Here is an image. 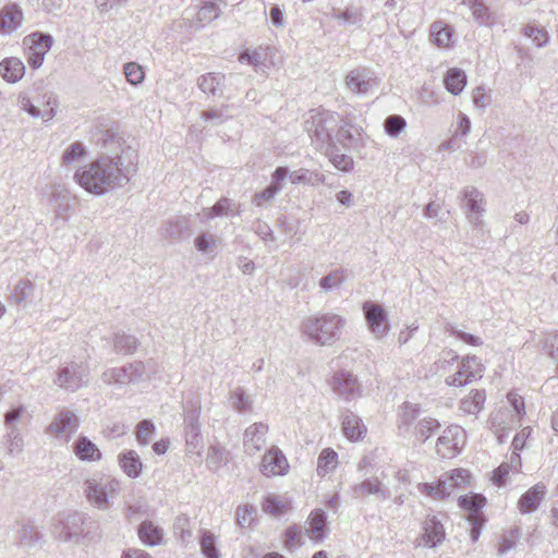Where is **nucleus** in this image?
Masks as SVG:
<instances>
[{"instance_id": "13d9d810", "label": "nucleus", "mask_w": 558, "mask_h": 558, "mask_svg": "<svg viewBox=\"0 0 558 558\" xmlns=\"http://www.w3.org/2000/svg\"><path fill=\"white\" fill-rule=\"evenodd\" d=\"M19 537L21 544L33 546L40 539V534L33 524L25 523L20 529Z\"/></svg>"}, {"instance_id": "a211bd4d", "label": "nucleus", "mask_w": 558, "mask_h": 558, "mask_svg": "<svg viewBox=\"0 0 558 558\" xmlns=\"http://www.w3.org/2000/svg\"><path fill=\"white\" fill-rule=\"evenodd\" d=\"M546 495V485L542 482L527 489L518 500V509L522 514L536 511Z\"/></svg>"}, {"instance_id": "412c9836", "label": "nucleus", "mask_w": 558, "mask_h": 558, "mask_svg": "<svg viewBox=\"0 0 558 558\" xmlns=\"http://www.w3.org/2000/svg\"><path fill=\"white\" fill-rule=\"evenodd\" d=\"M462 4L469 7L473 19L483 26H493L496 23V13L484 0H462Z\"/></svg>"}, {"instance_id": "aec40b11", "label": "nucleus", "mask_w": 558, "mask_h": 558, "mask_svg": "<svg viewBox=\"0 0 558 558\" xmlns=\"http://www.w3.org/2000/svg\"><path fill=\"white\" fill-rule=\"evenodd\" d=\"M368 495H376L381 499L388 497L387 489L377 477H371L352 486L351 496L355 499L363 498Z\"/></svg>"}, {"instance_id": "b1692460", "label": "nucleus", "mask_w": 558, "mask_h": 558, "mask_svg": "<svg viewBox=\"0 0 558 558\" xmlns=\"http://www.w3.org/2000/svg\"><path fill=\"white\" fill-rule=\"evenodd\" d=\"M423 538L428 547H436L445 538V529L436 517L427 518L424 522Z\"/></svg>"}, {"instance_id": "473e14b6", "label": "nucleus", "mask_w": 558, "mask_h": 558, "mask_svg": "<svg viewBox=\"0 0 558 558\" xmlns=\"http://www.w3.org/2000/svg\"><path fill=\"white\" fill-rule=\"evenodd\" d=\"M23 44L25 46V50H31L46 56L51 48L52 37L49 34L34 33L25 37Z\"/></svg>"}, {"instance_id": "f8f14e48", "label": "nucleus", "mask_w": 558, "mask_h": 558, "mask_svg": "<svg viewBox=\"0 0 558 558\" xmlns=\"http://www.w3.org/2000/svg\"><path fill=\"white\" fill-rule=\"evenodd\" d=\"M378 84L377 76L368 68H356L351 70L345 76L347 87L354 94L366 95Z\"/></svg>"}, {"instance_id": "4be33fe9", "label": "nucleus", "mask_w": 558, "mask_h": 558, "mask_svg": "<svg viewBox=\"0 0 558 558\" xmlns=\"http://www.w3.org/2000/svg\"><path fill=\"white\" fill-rule=\"evenodd\" d=\"M366 426L362 420L352 411H347L342 417V432L351 441L362 439L366 434Z\"/></svg>"}, {"instance_id": "1a4fd4ad", "label": "nucleus", "mask_w": 558, "mask_h": 558, "mask_svg": "<svg viewBox=\"0 0 558 558\" xmlns=\"http://www.w3.org/2000/svg\"><path fill=\"white\" fill-rule=\"evenodd\" d=\"M465 432L459 425H451L444 429L436 442L437 454L444 459L458 456L465 442Z\"/></svg>"}, {"instance_id": "72a5a7b5", "label": "nucleus", "mask_w": 558, "mask_h": 558, "mask_svg": "<svg viewBox=\"0 0 558 558\" xmlns=\"http://www.w3.org/2000/svg\"><path fill=\"white\" fill-rule=\"evenodd\" d=\"M223 80L225 76L220 73H207L198 77L197 85L206 94L221 96Z\"/></svg>"}, {"instance_id": "774afa93", "label": "nucleus", "mask_w": 558, "mask_h": 558, "mask_svg": "<svg viewBox=\"0 0 558 558\" xmlns=\"http://www.w3.org/2000/svg\"><path fill=\"white\" fill-rule=\"evenodd\" d=\"M473 105L481 112H484L485 109L490 104V96L485 92V88L482 86L476 87L473 90Z\"/></svg>"}, {"instance_id": "49530a36", "label": "nucleus", "mask_w": 558, "mask_h": 558, "mask_svg": "<svg viewBox=\"0 0 558 558\" xmlns=\"http://www.w3.org/2000/svg\"><path fill=\"white\" fill-rule=\"evenodd\" d=\"M439 428L440 423L436 418L424 417L415 426V436L422 441H426Z\"/></svg>"}, {"instance_id": "f3484780", "label": "nucleus", "mask_w": 558, "mask_h": 558, "mask_svg": "<svg viewBox=\"0 0 558 558\" xmlns=\"http://www.w3.org/2000/svg\"><path fill=\"white\" fill-rule=\"evenodd\" d=\"M78 428V418L72 411H62L54 416L48 432L68 440Z\"/></svg>"}, {"instance_id": "a19ab883", "label": "nucleus", "mask_w": 558, "mask_h": 558, "mask_svg": "<svg viewBox=\"0 0 558 558\" xmlns=\"http://www.w3.org/2000/svg\"><path fill=\"white\" fill-rule=\"evenodd\" d=\"M347 279L344 269L337 268L331 270L328 275L324 276L319 280V287L324 292H329L335 289H339Z\"/></svg>"}, {"instance_id": "6e6552de", "label": "nucleus", "mask_w": 558, "mask_h": 558, "mask_svg": "<svg viewBox=\"0 0 558 558\" xmlns=\"http://www.w3.org/2000/svg\"><path fill=\"white\" fill-rule=\"evenodd\" d=\"M486 504V498L481 494H470L460 496L458 505L469 512L468 520L471 524V539L476 542L481 535L482 527L486 522V518L482 512V508Z\"/></svg>"}, {"instance_id": "0e129e2a", "label": "nucleus", "mask_w": 558, "mask_h": 558, "mask_svg": "<svg viewBox=\"0 0 558 558\" xmlns=\"http://www.w3.org/2000/svg\"><path fill=\"white\" fill-rule=\"evenodd\" d=\"M507 400L510 403L512 410L514 411V420L518 422L525 414V404L524 399L520 395L510 391L507 395Z\"/></svg>"}, {"instance_id": "e433bc0d", "label": "nucleus", "mask_w": 558, "mask_h": 558, "mask_svg": "<svg viewBox=\"0 0 558 558\" xmlns=\"http://www.w3.org/2000/svg\"><path fill=\"white\" fill-rule=\"evenodd\" d=\"M86 154L85 146L81 142H74L64 149L61 156V163L66 168L74 167Z\"/></svg>"}, {"instance_id": "6ab92c4d", "label": "nucleus", "mask_w": 558, "mask_h": 558, "mask_svg": "<svg viewBox=\"0 0 558 558\" xmlns=\"http://www.w3.org/2000/svg\"><path fill=\"white\" fill-rule=\"evenodd\" d=\"M74 196L61 185H53L50 193V203L54 207L56 215L61 219H68L72 209Z\"/></svg>"}, {"instance_id": "4468645a", "label": "nucleus", "mask_w": 558, "mask_h": 558, "mask_svg": "<svg viewBox=\"0 0 558 558\" xmlns=\"http://www.w3.org/2000/svg\"><path fill=\"white\" fill-rule=\"evenodd\" d=\"M462 197L465 201L469 221L474 226H482V214L485 211V199L483 193L474 186H466L462 191Z\"/></svg>"}, {"instance_id": "79ce46f5", "label": "nucleus", "mask_w": 558, "mask_h": 558, "mask_svg": "<svg viewBox=\"0 0 558 558\" xmlns=\"http://www.w3.org/2000/svg\"><path fill=\"white\" fill-rule=\"evenodd\" d=\"M138 345L137 339L133 335L117 332L113 339V347L117 353L133 354Z\"/></svg>"}, {"instance_id": "4d7b16f0", "label": "nucleus", "mask_w": 558, "mask_h": 558, "mask_svg": "<svg viewBox=\"0 0 558 558\" xmlns=\"http://www.w3.org/2000/svg\"><path fill=\"white\" fill-rule=\"evenodd\" d=\"M520 536L519 527L511 529L507 534H504L500 538V543L497 549L498 556L506 555L509 550L513 549L517 544V539Z\"/></svg>"}, {"instance_id": "c85d7f7f", "label": "nucleus", "mask_w": 558, "mask_h": 558, "mask_svg": "<svg viewBox=\"0 0 558 558\" xmlns=\"http://www.w3.org/2000/svg\"><path fill=\"white\" fill-rule=\"evenodd\" d=\"M308 527L306 533L310 538L315 541H322L325 535L327 526V515L322 509H316L311 512L307 519Z\"/></svg>"}, {"instance_id": "bf43d9fd", "label": "nucleus", "mask_w": 558, "mask_h": 558, "mask_svg": "<svg viewBox=\"0 0 558 558\" xmlns=\"http://www.w3.org/2000/svg\"><path fill=\"white\" fill-rule=\"evenodd\" d=\"M236 522L241 527L250 526L256 515V508L252 505L240 506L236 509Z\"/></svg>"}, {"instance_id": "9b49d317", "label": "nucleus", "mask_w": 558, "mask_h": 558, "mask_svg": "<svg viewBox=\"0 0 558 558\" xmlns=\"http://www.w3.org/2000/svg\"><path fill=\"white\" fill-rule=\"evenodd\" d=\"M331 387L337 396L345 401L359 398L362 393L357 378L350 372H336L331 378Z\"/></svg>"}, {"instance_id": "7ed1b4c3", "label": "nucleus", "mask_w": 558, "mask_h": 558, "mask_svg": "<svg viewBox=\"0 0 558 558\" xmlns=\"http://www.w3.org/2000/svg\"><path fill=\"white\" fill-rule=\"evenodd\" d=\"M339 123V116L328 110H311L304 122L305 131L318 148L333 143L332 133Z\"/></svg>"}, {"instance_id": "37998d69", "label": "nucleus", "mask_w": 558, "mask_h": 558, "mask_svg": "<svg viewBox=\"0 0 558 558\" xmlns=\"http://www.w3.org/2000/svg\"><path fill=\"white\" fill-rule=\"evenodd\" d=\"M228 461V451L219 445H210L207 450L206 464L211 471L218 470L222 463Z\"/></svg>"}, {"instance_id": "3c124183", "label": "nucleus", "mask_w": 558, "mask_h": 558, "mask_svg": "<svg viewBox=\"0 0 558 558\" xmlns=\"http://www.w3.org/2000/svg\"><path fill=\"white\" fill-rule=\"evenodd\" d=\"M509 418L514 420V415L508 408L501 407L490 414L489 422L492 427L496 428V432L498 433V428H500L501 430L509 429V427L507 426Z\"/></svg>"}, {"instance_id": "e2e57ef3", "label": "nucleus", "mask_w": 558, "mask_h": 558, "mask_svg": "<svg viewBox=\"0 0 558 558\" xmlns=\"http://www.w3.org/2000/svg\"><path fill=\"white\" fill-rule=\"evenodd\" d=\"M155 432L154 424L148 420H143L137 424L136 438L142 445H147Z\"/></svg>"}, {"instance_id": "8fccbe9b", "label": "nucleus", "mask_w": 558, "mask_h": 558, "mask_svg": "<svg viewBox=\"0 0 558 558\" xmlns=\"http://www.w3.org/2000/svg\"><path fill=\"white\" fill-rule=\"evenodd\" d=\"M330 151H328L329 159L331 163L339 170L348 172L353 168V159L347 154H340L337 149H335L333 143L330 146H327Z\"/></svg>"}, {"instance_id": "052dcab7", "label": "nucleus", "mask_w": 558, "mask_h": 558, "mask_svg": "<svg viewBox=\"0 0 558 558\" xmlns=\"http://www.w3.org/2000/svg\"><path fill=\"white\" fill-rule=\"evenodd\" d=\"M124 74L128 82L132 85L142 83L145 76L142 66L135 62H129L124 65Z\"/></svg>"}, {"instance_id": "c03bdc74", "label": "nucleus", "mask_w": 558, "mask_h": 558, "mask_svg": "<svg viewBox=\"0 0 558 558\" xmlns=\"http://www.w3.org/2000/svg\"><path fill=\"white\" fill-rule=\"evenodd\" d=\"M230 403L233 410L239 413H246L252 410L251 397L241 387L235 388L230 395Z\"/></svg>"}, {"instance_id": "69168bd1", "label": "nucleus", "mask_w": 558, "mask_h": 558, "mask_svg": "<svg viewBox=\"0 0 558 558\" xmlns=\"http://www.w3.org/2000/svg\"><path fill=\"white\" fill-rule=\"evenodd\" d=\"M351 125L348 122H344L342 125L336 128V135L333 142H338L342 147H349L352 143L353 135L350 131Z\"/></svg>"}, {"instance_id": "5fc2aeb1", "label": "nucleus", "mask_w": 558, "mask_h": 558, "mask_svg": "<svg viewBox=\"0 0 558 558\" xmlns=\"http://www.w3.org/2000/svg\"><path fill=\"white\" fill-rule=\"evenodd\" d=\"M420 415V408L417 404L404 403L399 412V427H409Z\"/></svg>"}, {"instance_id": "6e6d98bb", "label": "nucleus", "mask_w": 558, "mask_h": 558, "mask_svg": "<svg viewBox=\"0 0 558 558\" xmlns=\"http://www.w3.org/2000/svg\"><path fill=\"white\" fill-rule=\"evenodd\" d=\"M34 284L28 279H22L14 287L12 299L16 304L25 302L33 293Z\"/></svg>"}, {"instance_id": "c9c22d12", "label": "nucleus", "mask_w": 558, "mask_h": 558, "mask_svg": "<svg viewBox=\"0 0 558 558\" xmlns=\"http://www.w3.org/2000/svg\"><path fill=\"white\" fill-rule=\"evenodd\" d=\"M445 85L449 93L459 95L466 85L465 73L458 68L450 69L446 74Z\"/></svg>"}, {"instance_id": "f704fd0d", "label": "nucleus", "mask_w": 558, "mask_h": 558, "mask_svg": "<svg viewBox=\"0 0 558 558\" xmlns=\"http://www.w3.org/2000/svg\"><path fill=\"white\" fill-rule=\"evenodd\" d=\"M338 465V453L331 448H325L317 459V474L320 477L333 472Z\"/></svg>"}, {"instance_id": "09e8293b", "label": "nucleus", "mask_w": 558, "mask_h": 558, "mask_svg": "<svg viewBox=\"0 0 558 558\" xmlns=\"http://www.w3.org/2000/svg\"><path fill=\"white\" fill-rule=\"evenodd\" d=\"M219 16V8L215 0H202L196 19L199 23H209Z\"/></svg>"}, {"instance_id": "c756f323", "label": "nucleus", "mask_w": 558, "mask_h": 558, "mask_svg": "<svg viewBox=\"0 0 558 558\" xmlns=\"http://www.w3.org/2000/svg\"><path fill=\"white\" fill-rule=\"evenodd\" d=\"M201 412L202 405L199 401L187 403L183 417L184 435L202 433L199 422Z\"/></svg>"}, {"instance_id": "58836bf2", "label": "nucleus", "mask_w": 558, "mask_h": 558, "mask_svg": "<svg viewBox=\"0 0 558 558\" xmlns=\"http://www.w3.org/2000/svg\"><path fill=\"white\" fill-rule=\"evenodd\" d=\"M201 553L206 558H220L216 544V535L209 530H202L199 536Z\"/></svg>"}, {"instance_id": "ddd939ff", "label": "nucleus", "mask_w": 558, "mask_h": 558, "mask_svg": "<svg viewBox=\"0 0 558 558\" xmlns=\"http://www.w3.org/2000/svg\"><path fill=\"white\" fill-rule=\"evenodd\" d=\"M143 373L144 364L142 362H135L122 367L110 368L105 371L101 375V379L107 385H125L131 383L132 380L141 378Z\"/></svg>"}, {"instance_id": "20e7f679", "label": "nucleus", "mask_w": 558, "mask_h": 558, "mask_svg": "<svg viewBox=\"0 0 558 558\" xmlns=\"http://www.w3.org/2000/svg\"><path fill=\"white\" fill-rule=\"evenodd\" d=\"M120 482L111 477L89 478L85 482V495L100 510L110 507V499L118 495Z\"/></svg>"}, {"instance_id": "a878e982", "label": "nucleus", "mask_w": 558, "mask_h": 558, "mask_svg": "<svg viewBox=\"0 0 558 558\" xmlns=\"http://www.w3.org/2000/svg\"><path fill=\"white\" fill-rule=\"evenodd\" d=\"M73 451L82 461H98L101 459L98 447L85 436H80L75 440Z\"/></svg>"}, {"instance_id": "338daca9", "label": "nucleus", "mask_w": 558, "mask_h": 558, "mask_svg": "<svg viewBox=\"0 0 558 558\" xmlns=\"http://www.w3.org/2000/svg\"><path fill=\"white\" fill-rule=\"evenodd\" d=\"M174 530L179 534L182 542H186L192 537L190 529V519L186 515H179L174 522Z\"/></svg>"}, {"instance_id": "bb28decb", "label": "nucleus", "mask_w": 558, "mask_h": 558, "mask_svg": "<svg viewBox=\"0 0 558 558\" xmlns=\"http://www.w3.org/2000/svg\"><path fill=\"white\" fill-rule=\"evenodd\" d=\"M25 74V65L19 58H8L0 62V75L9 83L19 82Z\"/></svg>"}, {"instance_id": "2eb2a0df", "label": "nucleus", "mask_w": 558, "mask_h": 558, "mask_svg": "<svg viewBox=\"0 0 558 558\" xmlns=\"http://www.w3.org/2000/svg\"><path fill=\"white\" fill-rule=\"evenodd\" d=\"M259 470L267 477L284 475L289 463L282 451L272 447L263 456Z\"/></svg>"}, {"instance_id": "0eeeda50", "label": "nucleus", "mask_w": 558, "mask_h": 558, "mask_svg": "<svg viewBox=\"0 0 558 558\" xmlns=\"http://www.w3.org/2000/svg\"><path fill=\"white\" fill-rule=\"evenodd\" d=\"M484 365L475 355H466L458 362L457 371L445 378V383L452 387H463L477 379L484 374Z\"/></svg>"}, {"instance_id": "de8ad7c7", "label": "nucleus", "mask_w": 558, "mask_h": 558, "mask_svg": "<svg viewBox=\"0 0 558 558\" xmlns=\"http://www.w3.org/2000/svg\"><path fill=\"white\" fill-rule=\"evenodd\" d=\"M218 244L219 239L210 232H202L194 240L196 250L203 254L213 253L217 248Z\"/></svg>"}, {"instance_id": "393cba45", "label": "nucleus", "mask_w": 558, "mask_h": 558, "mask_svg": "<svg viewBox=\"0 0 558 558\" xmlns=\"http://www.w3.org/2000/svg\"><path fill=\"white\" fill-rule=\"evenodd\" d=\"M118 462L122 471L131 478L141 475L143 463L140 456L134 450H126L119 454Z\"/></svg>"}, {"instance_id": "f03ea898", "label": "nucleus", "mask_w": 558, "mask_h": 558, "mask_svg": "<svg viewBox=\"0 0 558 558\" xmlns=\"http://www.w3.org/2000/svg\"><path fill=\"white\" fill-rule=\"evenodd\" d=\"M347 319L336 313H316L306 317L301 325V332L314 344L331 347L341 336Z\"/></svg>"}, {"instance_id": "603ef678", "label": "nucleus", "mask_w": 558, "mask_h": 558, "mask_svg": "<svg viewBox=\"0 0 558 558\" xmlns=\"http://www.w3.org/2000/svg\"><path fill=\"white\" fill-rule=\"evenodd\" d=\"M332 17L350 25H361L364 19L362 11L357 8H348L344 11H333Z\"/></svg>"}, {"instance_id": "9d476101", "label": "nucleus", "mask_w": 558, "mask_h": 558, "mask_svg": "<svg viewBox=\"0 0 558 558\" xmlns=\"http://www.w3.org/2000/svg\"><path fill=\"white\" fill-rule=\"evenodd\" d=\"M362 310L369 331L376 339L384 338L390 329L388 314L384 306L373 301H366L363 303Z\"/></svg>"}, {"instance_id": "39448f33", "label": "nucleus", "mask_w": 558, "mask_h": 558, "mask_svg": "<svg viewBox=\"0 0 558 558\" xmlns=\"http://www.w3.org/2000/svg\"><path fill=\"white\" fill-rule=\"evenodd\" d=\"M89 366L86 362L72 361L59 367L53 383L61 389L76 391L87 386Z\"/></svg>"}, {"instance_id": "dca6fc26", "label": "nucleus", "mask_w": 558, "mask_h": 558, "mask_svg": "<svg viewBox=\"0 0 558 558\" xmlns=\"http://www.w3.org/2000/svg\"><path fill=\"white\" fill-rule=\"evenodd\" d=\"M267 432V424L254 423L250 425L243 435V447L245 453L254 456L259 452L266 444Z\"/></svg>"}, {"instance_id": "a18cd8bd", "label": "nucleus", "mask_w": 558, "mask_h": 558, "mask_svg": "<svg viewBox=\"0 0 558 558\" xmlns=\"http://www.w3.org/2000/svg\"><path fill=\"white\" fill-rule=\"evenodd\" d=\"M407 125V120L400 114H390L384 121V130L392 138L398 137Z\"/></svg>"}, {"instance_id": "864d4df0", "label": "nucleus", "mask_w": 558, "mask_h": 558, "mask_svg": "<svg viewBox=\"0 0 558 558\" xmlns=\"http://www.w3.org/2000/svg\"><path fill=\"white\" fill-rule=\"evenodd\" d=\"M523 33L526 37L531 38L537 47H544L548 44L549 35L547 31L542 27L529 24L523 28Z\"/></svg>"}, {"instance_id": "4c0bfd02", "label": "nucleus", "mask_w": 558, "mask_h": 558, "mask_svg": "<svg viewBox=\"0 0 558 558\" xmlns=\"http://www.w3.org/2000/svg\"><path fill=\"white\" fill-rule=\"evenodd\" d=\"M17 102L20 105L21 110L27 112L33 118H43L46 120H50L56 114V109H47L43 112L35 106L31 98L25 93H20L17 97Z\"/></svg>"}, {"instance_id": "680f3d73", "label": "nucleus", "mask_w": 558, "mask_h": 558, "mask_svg": "<svg viewBox=\"0 0 558 558\" xmlns=\"http://www.w3.org/2000/svg\"><path fill=\"white\" fill-rule=\"evenodd\" d=\"M417 489L420 493L436 500L446 498V495L439 484V481H437L436 483H420L417 485Z\"/></svg>"}, {"instance_id": "cd10ccee", "label": "nucleus", "mask_w": 558, "mask_h": 558, "mask_svg": "<svg viewBox=\"0 0 558 558\" xmlns=\"http://www.w3.org/2000/svg\"><path fill=\"white\" fill-rule=\"evenodd\" d=\"M140 539L147 546H156L162 543V529L149 520L143 521L137 530Z\"/></svg>"}, {"instance_id": "423d86ee", "label": "nucleus", "mask_w": 558, "mask_h": 558, "mask_svg": "<svg viewBox=\"0 0 558 558\" xmlns=\"http://www.w3.org/2000/svg\"><path fill=\"white\" fill-rule=\"evenodd\" d=\"M96 526V522L83 512L69 513L60 524L56 526L54 533L61 541H74L83 536H88L92 529Z\"/></svg>"}, {"instance_id": "f257e3e1", "label": "nucleus", "mask_w": 558, "mask_h": 558, "mask_svg": "<svg viewBox=\"0 0 558 558\" xmlns=\"http://www.w3.org/2000/svg\"><path fill=\"white\" fill-rule=\"evenodd\" d=\"M138 157L130 147L121 154H102L78 168L74 181L86 192L104 195L109 190L124 186L137 172Z\"/></svg>"}, {"instance_id": "7c9ffc66", "label": "nucleus", "mask_w": 558, "mask_h": 558, "mask_svg": "<svg viewBox=\"0 0 558 558\" xmlns=\"http://www.w3.org/2000/svg\"><path fill=\"white\" fill-rule=\"evenodd\" d=\"M470 473L466 470L454 469L450 473H446L440 477L439 484L446 495L449 496L456 488L461 487L466 483Z\"/></svg>"}, {"instance_id": "5701e85b", "label": "nucleus", "mask_w": 558, "mask_h": 558, "mask_svg": "<svg viewBox=\"0 0 558 558\" xmlns=\"http://www.w3.org/2000/svg\"><path fill=\"white\" fill-rule=\"evenodd\" d=\"M22 10L15 5H9L0 12V32L10 34L15 31L22 23Z\"/></svg>"}, {"instance_id": "ea45409f", "label": "nucleus", "mask_w": 558, "mask_h": 558, "mask_svg": "<svg viewBox=\"0 0 558 558\" xmlns=\"http://www.w3.org/2000/svg\"><path fill=\"white\" fill-rule=\"evenodd\" d=\"M451 29L444 22H434L430 25V38L438 47H448L451 40Z\"/></svg>"}, {"instance_id": "2f4dec72", "label": "nucleus", "mask_w": 558, "mask_h": 558, "mask_svg": "<svg viewBox=\"0 0 558 558\" xmlns=\"http://www.w3.org/2000/svg\"><path fill=\"white\" fill-rule=\"evenodd\" d=\"M485 400V390L473 389L466 397L461 399L460 410L466 414L476 415L482 411Z\"/></svg>"}]
</instances>
